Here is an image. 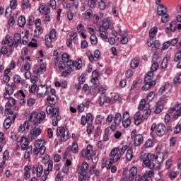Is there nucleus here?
Returning <instances> with one entry per match:
<instances>
[{
    "label": "nucleus",
    "instance_id": "nucleus-48",
    "mask_svg": "<svg viewBox=\"0 0 181 181\" xmlns=\"http://www.w3.org/2000/svg\"><path fill=\"white\" fill-rule=\"evenodd\" d=\"M163 103H156V110L155 114H160L161 111H163Z\"/></svg>",
    "mask_w": 181,
    "mask_h": 181
},
{
    "label": "nucleus",
    "instance_id": "nucleus-24",
    "mask_svg": "<svg viewBox=\"0 0 181 181\" xmlns=\"http://www.w3.org/2000/svg\"><path fill=\"white\" fill-rule=\"evenodd\" d=\"M18 144H20L21 151H25V149H28V148H30L29 146V139L25 136H22L18 141Z\"/></svg>",
    "mask_w": 181,
    "mask_h": 181
},
{
    "label": "nucleus",
    "instance_id": "nucleus-20",
    "mask_svg": "<svg viewBox=\"0 0 181 181\" xmlns=\"http://www.w3.org/2000/svg\"><path fill=\"white\" fill-rule=\"evenodd\" d=\"M69 170L70 168L67 167L66 165H64L62 168V170L61 171H59L57 175H56L55 181L63 180V179H64V176H66L67 173H69Z\"/></svg>",
    "mask_w": 181,
    "mask_h": 181
},
{
    "label": "nucleus",
    "instance_id": "nucleus-6",
    "mask_svg": "<svg viewBox=\"0 0 181 181\" xmlns=\"http://www.w3.org/2000/svg\"><path fill=\"white\" fill-rule=\"evenodd\" d=\"M57 136L60 138L61 142H66L70 138V132L66 127H59L57 129Z\"/></svg>",
    "mask_w": 181,
    "mask_h": 181
},
{
    "label": "nucleus",
    "instance_id": "nucleus-47",
    "mask_svg": "<svg viewBox=\"0 0 181 181\" xmlns=\"http://www.w3.org/2000/svg\"><path fill=\"white\" fill-rule=\"evenodd\" d=\"M32 66L29 62H25L21 69V73H25V71H30Z\"/></svg>",
    "mask_w": 181,
    "mask_h": 181
},
{
    "label": "nucleus",
    "instance_id": "nucleus-56",
    "mask_svg": "<svg viewBox=\"0 0 181 181\" xmlns=\"http://www.w3.org/2000/svg\"><path fill=\"white\" fill-rule=\"evenodd\" d=\"M139 66V60L138 59H132L130 63V67L132 69H135Z\"/></svg>",
    "mask_w": 181,
    "mask_h": 181
},
{
    "label": "nucleus",
    "instance_id": "nucleus-3",
    "mask_svg": "<svg viewBox=\"0 0 181 181\" xmlns=\"http://www.w3.org/2000/svg\"><path fill=\"white\" fill-rule=\"evenodd\" d=\"M88 169H90V165H88V163H87L86 161H84L83 163H82V164L78 165L77 174L78 180H90Z\"/></svg>",
    "mask_w": 181,
    "mask_h": 181
},
{
    "label": "nucleus",
    "instance_id": "nucleus-46",
    "mask_svg": "<svg viewBox=\"0 0 181 181\" xmlns=\"http://www.w3.org/2000/svg\"><path fill=\"white\" fill-rule=\"evenodd\" d=\"M26 25V18L23 16H21L18 19V25L20 28H23Z\"/></svg>",
    "mask_w": 181,
    "mask_h": 181
},
{
    "label": "nucleus",
    "instance_id": "nucleus-57",
    "mask_svg": "<svg viewBox=\"0 0 181 181\" xmlns=\"http://www.w3.org/2000/svg\"><path fill=\"white\" fill-rule=\"evenodd\" d=\"M90 40L91 45H93V46H95V45L98 43V40L97 39V36L95 35V34H92L90 35Z\"/></svg>",
    "mask_w": 181,
    "mask_h": 181
},
{
    "label": "nucleus",
    "instance_id": "nucleus-15",
    "mask_svg": "<svg viewBox=\"0 0 181 181\" xmlns=\"http://www.w3.org/2000/svg\"><path fill=\"white\" fill-rule=\"evenodd\" d=\"M93 148L91 144H88L86 147V149H83L81 151V155L83 158H86L88 160H90L93 158Z\"/></svg>",
    "mask_w": 181,
    "mask_h": 181
},
{
    "label": "nucleus",
    "instance_id": "nucleus-52",
    "mask_svg": "<svg viewBox=\"0 0 181 181\" xmlns=\"http://www.w3.org/2000/svg\"><path fill=\"white\" fill-rule=\"evenodd\" d=\"M135 181H149L146 177V174L137 175L135 177Z\"/></svg>",
    "mask_w": 181,
    "mask_h": 181
},
{
    "label": "nucleus",
    "instance_id": "nucleus-5",
    "mask_svg": "<svg viewBox=\"0 0 181 181\" xmlns=\"http://www.w3.org/2000/svg\"><path fill=\"white\" fill-rule=\"evenodd\" d=\"M45 46L47 47H53L52 42H56L57 39V30L55 28L51 29L49 34L45 35Z\"/></svg>",
    "mask_w": 181,
    "mask_h": 181
},
{
    "label": "nucleus",
    "instance_id": "nucleus-58",
    "mask_svg": "<svg viewBox=\"0 0 181 181\" xmlns=\"http://www.w3.org/2000/svg\"><path fill=\"white\" fill-rule=\"evenodd\" d=\"M35 103H36V99L33 98H29L27 100V107H29L30 108H31V107L35 105Z\"/></svg>",
    "mask_w": 181,
    "mask_h": 181
},
{
    "label": "nucleus",
    "instance_id": "nucleus-61",
    "mask_svg": "<svg viewBox=\"0 0 181 181\" xmlns=\"http://www.w3.org/2000/svg\"><path fill=\"white\" fill-rule=\"evenodd\" d=\"M52 126L57 127L59 122L62 120V116H57V117H52Z\"/></svg>",
    "mask_w": 181,
    "mask_h": 181
},
{
    "label": "nucleus",
    "instance_id": "nucleus-18",
    "mask_svg": "<svg viewBox=\"0 0 181 181\" xmlns=\"http://www.w3.org/2000/svg\"><path fill=\"white\" fill-rule=\"evenodd\" d=\"M35 148H38L40 150V155H45L46 153V141L43 139L36 140Z\"/></svg>",
    "mask_w": 181,
    "mask_h": 181
},
{
    "label": "nucleus",
    "instance_id": "nucleus-30",
    "mask_svg": "<svg viewBox=\"0 0 181 181\" xmlns=\"http://www.w3.org/2000/svg\"><path fill=\"white\" fill-rule=\"evenodd\" d=\"M165 156H166V154L163 153H158L156 155H155L154 160L157 165H160V163H163V161L165 160Z\"/></svg>",
    "mask_w": 181,
    "mask_h": 181
},
{
    "label": "nucleus",
    "instance_id": "nucleus-11",
    "mask_svg": "<svg viewBox=\"0 0 181 181\" xmlns=\"http://www.w3.org/2000/svg\"><path fill=\"white\" fill-rule=\"evenodd\" d=\"M176 30H181V23L177 24L176 21H171L169 27L165 28V33L168 36H172V33H175Z\"/></svg>",
    "mask_w": 181,
    "mask_h": 181
},
{
    "label": "nucleus",
    "instance_id": "nucleus-10",
    "mask_svg": "<svg viewBox=\"0 0 181 181\" xmlns=\"http://www.w3.org/2000/svg\"><path fill=\"white\" fill-rule=\"evenodd\" d=\"M40 62H38L33 68V73L35 76H39V74H43L46 71V64L43 62V59H40Z\"/></svg>",
    "mask_w": 181,
    "mask_h": 181
},
{
    "label": "nucleus",
    "instance_id": "nucleus-19",
    "mask_svg": "<svg viewBox=\"0 0 181 181\" xmlns=\"http://www.w3.org/2000/svg\"><path fill=\"white\" fill-rule=\"evenodd\" d=\"M46 112L47 114H48V115H51L52 118L60 117V115H59V113L60 112V109L59 107L47 106L46 107Z\"/></svg>",
    "mask_w": 181,
    "mask_h": 181
},
{
    "label": "nucleus",
    "instance_id": "nucleus-45",
    "mask_svg": "<svg viewBox=\"0 0 181 181\" xmlns=\"http://www.w3.org/2000/svg\"><path fill=\"white\" fill-rule=\"evenodd\" d=\"M25 152L24 154V158L25 159H30V156L32 155V153L33 152L32 146H30V147L25 149Z\"/></svg>",
    "mask_w": 181,
    "mask_h": 181
},
{
    "label": "nucleus",
    "instance_id": "nucleus-22",
    "mask_svg": "<svg viewBox=\"0 0 181 181\" xmlns=\"http://www.w3.org/2000/svg\"><path fill=\"white\" fill-rule=\"evenodd\" d=\"M16 87L15 83H12L11 85L7 84L5 87V92L4 93V98H9V95L13 94V88Z\"/></svg>",
    "mask_w": 181,
    "mask_h": 181
},
{
    "label": "nucleus",
    "instance_id": "nucleus-42",
    "mask_svg": "<svg viewBox=\"0 0 181 181\" xmlns=\"http://www.w3.org/2000/svg\"><path fill=\"white\" fill-rule=\"evenodd\" d=\"M21 8L23 9V11L30 9V8H32V4L29 0H23L21 3Z\"/></svg>",
    "mask_w": 181,
    "mask_h": 181
},
{
    "label": "nucleus",
    "instance_id": "nucleus-38",
    "mask_svg": "<svg viewBox=\"0 0 181 181\" xmlns=\"http://www.w3.org/2000/svg\"><path fill=\"white\" fill-rule=\"evenodd\" d=\"M32 167L30 165H25L24 167V179L25 180H29L30 179V170Z\"/></svg>",
    "mask_w": 181,
    "mask_h": 181
},
{
    "label": "nucleus",
    "instance_id": "nucleus-4",
    "mask_svg": "<svg viewBox=\"0 0 181 181\" xmlns=\"http://www.w3.org/2000/svg\"><path fill=\"white\" fill-rule=\"evenodd\" d=\"M5 115L7 118L4 120V127L6 129H9L12 125V121L14 122L18 117V113L14 112L12 109L5 108Z\"/></svg>",
    "mask_w": 181,
    "mask_h": 181
},
{
    "label": "nucleus",
    "instance_id": "nucleus-50",
    "mask_svg": "<svg viewBox=\"0 0 181 181\" xmlns=\"http://www.w3.org/2000/svg\"><path fill=\"white\" fill-rule=\"evenodd\" d=\"M56 100H57V96H54L52 95H49L47 98V101L51 105L53 104H56Z\"/></svg>",
    "mask_w": 181,
    "mask_h": 181
},
{
    "label": "nucleus",
    "instance_id": "nucleus-21",
    "mask_svg": "<svg viewBox=\"0 0 181 181\" xmlns=\"http://www.w3.org/2000/svg\"><path fill=\"white\" fill-rule=\"evenodd\" d=\"M94 121V116L91 113H87L86 115H82L81 118V125L83 127H86V124H90V122H93Z\"/></svg>",
    "mask_w": 181,
    "mask_h": 181
},
{
    "label": "nucleus",
    "instance_id": "nucleus-9",
    "mask_svg": "<svg viewBox=\"0 0 181 181\" xmlns=\"http://www.w3.org/2000/svg\"><path fill=\"white\" fill-rule=\"evenodd\" d=\"M151 132H156L158 136H163L166 133V126L163 124H156L153 123L151 127Z\"/></svg>",
    "mask_w": 181,
    "mask_h": 181
},
{
    "label": "nucleus",
    "instance_id": "nucleus-12",
    "mask_svg": "<svg viewBox=\"0 0 181 181\" xmlns=\"http://www.w3.org/2000/svg\"><path fill=\"white\" fill-rule=\"evenodd\" d=\"M132 139L134 141V146H139L144 143V136L142 134H136V130H132L131 133Z\"/></svg>",
    "mask_w": 181,
    "mask_h": 181
},
{
    "label": "nucleus",
    "instance_id": "nucleus-16",
    "mask_svg": "<svg viewBox=\"0 0 181 181\" xmlns=\"http://www.w3.org/2000/svg\"><path fill=\"white\" fill-rule=\"evenodd\" d=\"M170 114H173L174 119H178L181 117V105L176 103L174 107H170L169 110Z\"/></svg>",
    "mask_w": 181,
    "mask_h": 181
},
{
    "label": "nucleus",
    "instance_id": "nucleus-33",
    "mask_svg": "<svg viewBox=\"0 0 181 181\" xmlns=\"http://www.w3.org/2000/svg\"><path fill=\"white\" fill-rule=\"evenodd\" d=\"M141 88V85L139 84V80H134L132 82V84L131 86L130 91L132 93H138L139 91V89Z\"/></svg>",
    "mask_w": 181,
    "mask_h": 181
},
{
    "label": "nucleus",
    "instance_id": "nucleus-62",
    "mask_svg": "<svg viewBox=\"0 0 181 181\" xmlns=\"http://www.w3.org/2000/svg\"><path fill=\"white\" fill-rule=\"evenodd\" d=\"M181 83V72L178 74V75L173 78V84L176 86L177 84Z\"/></svg>",
    "mask_w": 181,
    "mask_h": 181
},
{
    "label": "nucleus",
    "instance_id": "nucleus-59",
    "mask_svg": "<svg viewBox=\"0 0 181 181\" xmlns=\"http://www.w3.org/2000/svg\"><path fill=\"white\" fill-rule=\"evenodd\" d=\"M154 145L153 140L148 139L144 144V148H153Z\"/></svg>",
    "mask_w": 181,
    "mask_h": 181
},
{
    "label": "nucleus",
    "instance_id": "nucleus-41",
    "mask_svg": "<svg viewBox=\"0 0 181 181\" xmlns=\"http://www.w3.org/2000/svg\"><path fill=\"white\" fill-rule=\"evenodd\" d=\"M31 136L32 138H36L42 134V129L37 128V127H34L31 131H30Z\"/></svg>",
    "mask_w": 181,
    "mask_h": 181
},
{
    "label": "nucleus",
    "instance_id": "nucleus-40",
    "mask_svg": "<svg viewBox=\"0 0 181 181\" xmlns=\"http://www.w3.org/2000/svg\"><path fill=\"white\" fill-rule=\"evenodd\" d=\"M157 13L160 16V15H163L164 13H168V8L165 5L160 4L157 8Z\"/></svg>",
    "mask_w": 181,
    "mask_h": 181
},
{
    "label": "nucleus",
    "instance_id": "nucleus-55",
    "mask_svg": "<svg viewBox=\"0 0 181 181\" xmlns=\"http://www.w3.org/2000/svg\"><path fill=\"white\" fill-rule=\"evenodd\" d=\"M57 67H58L60 71H63L66 70V63L64 62V61H60L57 65Z\"/></svg>",
    "mask_w": 181,
    "mask_h": 181
},
{
    "label": "nucleus",
    "instance_id": "nucleus-14",
    "mask_svg": "<svg viewBox=\"0 0 181 181\" xmlns=\"http://www.w3.org/2000/svg\"><path fill=\"white\" fill-rule=\"evenodd\" d=\"M137 174L138 168L135 166H133L129 170L127 174L124 175V178L123 179H125V180L127 179L129 181H134L135 180V177H136Z\"/></svg>",
    "mask_w": 181,
    "mask_h": 181
},
{
    "label": "nucleus",
    "instance_id": "nucleus-1",
    "mask_svg": "<svg viewBox=\"0 0 181 181\" xmlns=\"http://www.w3.org/2000/svg\"><path fill=\"white\" fill-rule=\"evenodd\" d=\"M127 149H128L127 145L114 148L110 151L108 157H103L102 158V169L106 168L107 170H110V169H111V166H112L116 162H118V160L125 155Z\"/></svg>",
    "mask_w": 181,
    "mask_h": 181
},
{
    "label": "nucleus",
    "instance_id": "nucleus-60",
    "mask_svg": "<svg viewBox=\"0 0 181 181\" xmlns=\"http://www.w3.org/2000/svg\"><path fill=\"white\" fill-rule=\"evenodd\" d=\"M144 175H146V177L149 181H152V177H153V175H155V171H153V170H150L147 173H144Z\"/></svg>",
    "mask_w": 181,
    "mask_h": 181
},
{
    "label": "nucleus",
    "instance_id": "nucleus-34",
    "mask_svg": "<svg viewBox=\"0 0 181 181\" xmlns=\"http://www.w3.org/2000/svg\"><path fill=\"white\" fill-rule=\"evenodd\" d=\"M29 122L25 121L24 123L21 124L18 127V132H21V134H25V132H28L29 131Z\"/></svg>",
    "mask_w": 181,
    "mask_h": 181
},
{
    "label": "nucleus",
    "instance_id": "nucleus-64",
    "mask_svg": "<svg viewBox=\"0 0 181 181\" xmlns=\"http://www.w3.org/2000/svg\"><path fill=\"white\" fill-rule=\"evenodd\" d=\"M180 60H181V51H177L175 54L173 62H175V63H177V62Z\"/></svg>",
    "mask_w": 181,
    "mask_h": 181
},
{
    "label": "nucleus",
    "instance_id": "nucleus-13",
    "mask_svg": "<svg viewBox=\"0 0 181 181\" xmlns=\"http://www.w3.org/2000/svg\"><path fill=\"white\" fill-rule=\"evenodd\" d=\"M122 122V115L119 112L116 113L115 116H113V124H111L110 126L111 131H115V129H117V127H119Z\"/></svg>",
    "mask_w": 181,
    "mask_h": 181
},
{
    "label": "nucleus",
    "instance_id": "nucleus-8",
    "mask_svg": "<svg viewBox=\"0 0 181 181\" xmlns=\"http://www.w3.org/2000/svg\"><path fill=\"white\" fill-rule=\"evenodd\" d=\"M153 160H155V154L149 153L143 159V163L145 165L146 168H148L151 170H153V169H155V163H153Z\"/></svg>",
    "mask_w": 181,
    "mask_h": 181
},
{
    "label": "nucleus",
    "instance_id": "nucleus-43",
    "mask_svg": "<svg viewBox=\"0 0 181 181\" xmlns=\"http://www.w3.org/2000/svg\"><path fill=\"white\" fill-rule=\"evenodd\" d=\"M126 151V159L129 162H131L134 158V152L132 151V148H129L128 146L127 149Z\"/></svg>",
    "mask_w": 181,
    "mask_h": 181
},
{
    "label": "nucleus",
    "instance_id": "nucleus-35",
    "mask_svg": "<svg viewBox=\"0 0 181 181\" xmlns=\"http://www.w3.org/2000/svg\"><path fill=\"white\" fill-rule=\"evenodd\" d=\"M14 47H18L22 43V35L21 33H15L13 35Z\"/></svg>",
    "mask_w": 181,
    "mask_h": 181
},
{
    "label": "nucleus",
    "instance_id": "nucleus-29",
    "mask_svg": "<svg viewBox=\"0 0 181 181\" xmlns=\"http://www.w3.org/2000/svg\"><path fill=\"white\" fill-rule=\"evenodd\" d=\"M13 81L16 84H21L23 87H26L28 86V82L26 80L22 78V77H21L19 75H14Z\"/></svg>",
    "mask_w": 181,
    "mask_h": 181
},
{
    "label": "nucleus",
    "instance_id": "nucleus-23",
    "mask_svg": "<svg viewBox=\"0 0 181 181\" xmlns=\"http://www.w3.org/2000/svg\"><path fill=\"white\" fill-rule=\"evenodd\" d=\"M134 125H136L137 127H139L144 121H145V117H144L143 115L141 113V112L138 111L134 115Z\"/></svg>",
    "mask_w": 181,
    "mask_h": 181
},
{
    "label": "nucleus",
    "instance_id": "nucleus-54",
    "mask_svg": "<svg viewBox=\"0 0 181 181\" xmlns=\"http://www.w3.org/2000/svg\"><path fill=\"white\" fill-rule=\"evenodd\" d=\"M37 177H41L43 174V165H40L36 167Z\"/></svg>",
    "mask_w": 181,
    "mask_h": 181
},
{
    "label": "nucleus",
    "instance_id": "nucleus-37",
    "mask_svg": "<svg viewBox=\"0 0 181 181\" xmlns=\"http://www.w3.org/2000/svg\"><path fill=\"white\" fill-rule=\"evenodd\" d=\"M93 10L91 8L87 9L83 13H82V16L86 21L91 19V18H93Z\"/></svg>",
    "mask_w": 181,
    "mask_h": 181
},
{
    "label": "nucleus",
    "instance_id": "nucleus-51",
    "mask_svg": "<svg viewBox=\"0 0 181 181\" xmlns=\"http://www.w3.org/2000/svg\"><path fill=\"white\" fill-rule=\"evenodd\" d=\"M71 151L73 153H78V144H77V141L72 142Z\"/></svg>",
    "mask_w": 181,
    "mask_h": 181
},
{
    "label": "nucleus",
    "instance_id": "nucleus-28",
    "mask_svg": "<svg viewBox=\"0 0 181 181\" xmlns=\"http://www.w3.org/2000/svg\"><path fill=\"white\" fill-rule=\"evenodd\" d=\"M38 11L40 13L47 15V13H50V7H49V6H46L45 3H41L38 7Z\"/></svg>",
    "mask_w": 181,
    "mask_h": 181
},
{
    "label": "nucleus",
    "instance_id": "nucleus-32",
    "mask_svg": "<svg viewBox=\"0 0 181 181\" xmlns=\"http://www.w3.org/2000/svg\"><path fill=\"white\" fill-rule=\"evenodd\" d=\"M29 121L30 122H34V124H39V113L36 111H33L29 117Z\"/></svg>",
    "mask_w": 181,
    "mask_h": 181
},
{
    "label": "nucleus",
    "instance_id": "nucleus-49",
    "mask_svg": "<svg viewBox=\"0 0 181 181\" xmlns=\"http://www.w3.org/2000/svg\"><path fill=\"white\" fill-rule=\"evenodd\" d=\"M144 112L142 114L144 119H148V118H149V116L151 115V114H152V110H151V107L146 108L145 110H143Z\"/></svg>",
    "mask_w": 181,
    "mask_h": 181
},
{
    "label": "nucleus",
    "instance_id": "nucleus-27",
    "mask_svg": "<svg viewBox=\"0 0 181 181\" xmlns=\"http://www.w3.org/2000/svg\"><path fill=\"white\" fill-rule=\"evenodd\" d=\"M99 28L105 29V30H108V29H112V22L108 18H104L103 20L102 25H100Z\"/></svg>",
    "mask_w": 181,
    "mask_h": 181
},
{
    "label": "nucleus",
    "instance_id": "nucleus-44",
    "mask_svg": "<svg viewBox=\"0 0 181 181\" xmlns=\"http://www.w3.org/2000/svg\"><path fill=\"white\" fill-rule=\"evenodd\" d=\"M158 33V27L154 26L151 28L149 30V37L150 39H154Z\"/></svg>",
    "mask_w": 181,
    "mask_h": 181
},
{
    "label": "nucleus",
    "instance_id": "nucleus-7",
    "mask_svg": "<svg viewBox=\"0 0 181 181\" xmlns=\"http://www.w3.org/2000/svg\"><path fill=\"white\" fill-rule=\"evenodd\" d=\"M81 67H83V61L80 58H78L75 61L69 59V61L66 62V69L69 70V71H73V69L80 70Z\"/></svg>",
    "mask_w": 181,
    "mask_h": 181
},
{
    "label": "nucleus",
    "instance_id": "nucleus-53",
    "mask_svg": "<svg viewBox=\"0 0 181 181\" xmlns=\"http://www.w3.org/2000/svg\"><path fill=\"white\" fill-rule=\"evenodd\" d=\"M45 118H46V112L45 111H41L38 113V124L45 121Z\"/></svg>",
    "mask_w": 181,
    "mask_h": 181
},
{
    "label": "nucleus",
    "instance_id": "nucleus-36",
    "mask_svg": "<svg viewBox=\"0 0 181 181\" xmlns=\"http://www.w3.org/2000/svg\"><path fill=\"white\" fill-rule=\"evenodd\" d=\"M4 98L8 100V101L5 105L6 108H9L11 110V107H13V105H16V100H15V98H11V95H9L8 98Z\"/></svg>",
    "mask_w": 181,
    "mask_h": 181
},
{
    "label": "nucleus",
    "instance_id": "nucleus-39",
    "mask_svg": "<svg viewBox=\"0 0 181 181\" xmlns=\"http://www.w3.org/2000/svg\"><path fill=\"white\" fill-rule=\"evenodd\" d=\"M99 33L102 40H105L108 39V30H105L104 28H100L99 27Z\"/></svg>",
    "mask_w": 181,
    "mask_h": 181
},
{
    "label": "nucleus",
    "instance_id": "nucleus-17",
    "mask_svg": "<svg viewBox=\"0 0 181 181\" xmlns=\"http://www.w3.org/2000/svg\"><path fill=\"white\" fill-rule=\"evenodd\" d=\"M122 124L124 128H129L131 126V116L129 115V112H123L122 116Z\"/></svg>",
    "mask_w": 181,
    "mask_h": 181
},
{
    "label": "nucleus",
    "instance_id": "nucleus-63",
    "mask_svg": "<svg viewBox=\"0 0 181 181\" xmlns=\"http://www.w3.org/2000/svg\"><path fill=\"white\" fill-rule=\"evenodd\" d=\"M168 62H169V58H168V57H164L160 65L161 69H166L168 67Z\"/></svg>",
    "mask_w": 181,
    "mask_h": 181
},
{
    "label": "nucleus",
    "instance_id": "nucleus-26",
    "mask_svg": "<svg viewBox=\"0 0 181 181\" xmlns=\"http://www.w3.org/2000/svg\"><path fill=\"white\" fill-rule=\"evenodd\" d=\"M50 172H53V161H50L46 170H44V175L41 177V181L47 180V176Z\"/></svg>",
    "mask_w": 181,
    "mask_h": 181
},
{
    "label": "nucleus",
    "instance_id": "nucleus-2",
    "mask_svg": "<svg viewBox=\"0 0 181 181\" xmlns=\"http://www.w3.org/2000/svg\"><path fill=\"white\" fill-rule=\"evenodd\" d=\"M152 63L151 71H148L144 77L145 84L141 88L142 91H148V90H151V88H153L154 86H156V81L153 80V71H156L159 69V64L157 62H152Z\"/></svg>",
    "mask_w": 181,
    "mask_h": 181
},
{
    "label": "nucleus",
    "instance_id": "nucleus-31",
    "mask_svg": "<svg viewBox=\"0 0 181 181\" xmlns=\"http://www.w3.org/2000/svg\"><path fill=\"white\" fill-rule=\"evenodd\" d=\"M146 108H151V105L149 102H146V100L142 99L139 103L138 110L139 111H144V110H146Z\"/></svg>",
    "mask_w": 181,
    "mask_h": 181
},
{
    "label": "nucleus",
    "instance_id": "nucleus-25",
    "mask_svg": "<svg viewBox=\"0 0 181 181\" xmlns=\"http://www.w3.org/2000/svg\"><path fill=\"white\" fill-rule=\"evenodd\" d=\"M47 94V85H40L37 90V96L42 98Z\"/></svg>",
    "mask_w": 181,
    "mask_h": 181
}]
</instances>
